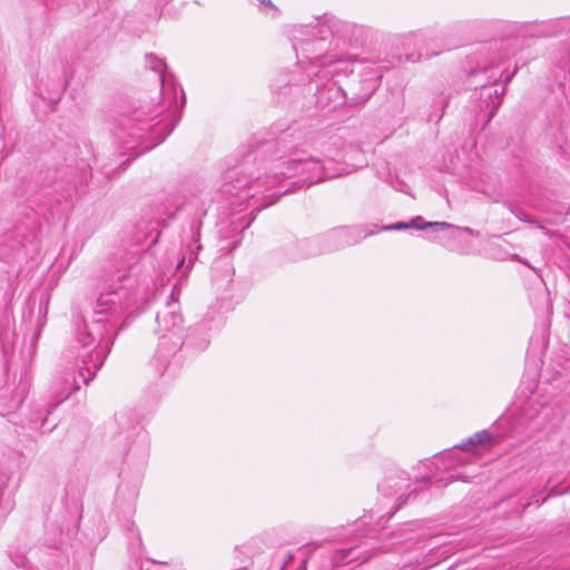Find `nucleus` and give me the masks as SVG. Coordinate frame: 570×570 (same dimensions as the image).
Wrapping results in <instances>:
<instances>
[{
    "label": "nucleus",
    "mask_w": 570,
    "mask_h": 570,
    "mask_svg": "<svg viewBox=\"0 0 570 570\" xmlns=\"http://www.w3.org/2000/svg\"><path fill=\"white\" fill-rule=\"evenodd\" d=\"M307 59L311 65L323 66V67L331 66V65L338 63V62L343 61L342 58H337L335 56H328V55L307 57Z\"/></svg>",
    "instance_id": "a211bd4d"
},
{
    "label": "nucleus",
    "mask_w": 570,
    "mask_h": 570,
    "mask_svg": "<svg viewBox=\"0 0 570 570\" xmlns=\"http://www.w3.org/2000/svg\"><path fill=\"white\" fill-rule=\"evenodd\" d=\"M568 30H570V18H559L544 23L540 33L542 36H554Z\"/></svg>",
    "instance_id": "ddd939ff"
},
{
    "label": "nucleus",
    "mask_w": 570,
    "mask_h": 570,
    "mask_svg": "<svg viewBox=\"0 0 570 570\" xmlns=\"http://www.w3.org/2000/svg\"><path fill=\"white\" fill-rule=\"evenodd\" d=\"M9 476L4 473H0V507L3 505V502L7 504L10 503V498L7 495L6 488L8 484Z\"/></svg>",
    "instance_id": "aec40b11"
},
{
    "label": "nucleus",
    "mask_w": 570,
    "mask_h": 570,
    "mask_svg": "<svg viewBox=\"0 0 570 570\" xmlns=\"http://www.w3.org/2000/svg\"><path fill=\"white\" fill-rule=\"evenodd\" d=\"M258 9L265 14H269L272 17H276L278 13V9L271 0H258Z\"/></svg>",
    "instance_id": "6ab92c4d"
},
{
    "label": "nucleus",
    "mask_w": 570,
    "mask_h": 570,
    "mask_svg": "<svg viewBox=\"0 0 570 570\" xmlns=\"http://www.w3.org/2000/svg\"><path fill=\"white\" fill-rule=\"evenodd\" d=\"M406 41H414L415 43L416 42H423L428 39L426 35L424 33H421V32H417V33H411L409 36H406Z\"/></svg>",
    "instance_id": "4be33fe9"
},
{
    "label": "nucleus",
    "mask_w": 570,
    "mask_h": 570,
    "mask_svg": "<svg viewBox=\"0 0 570 570\" xmlns=\"http://www.w3.org/2000/svg\"><path fill=\"white\" fill-rule=\"evenodd\" d=\"M135 279L128 275L106 286L94 304V315L78 325L76 340L83 348H91L81 355L79 376L88 384L102 366L111 351L116 334L127 326V321L137 304Z\"/></svg>",
    "instance_id": "f03ea898"
},
{
    "label": "nucleus",
    "mask_w": 570,
    "mask_h": 570,
    "mask_svg": "<svg viewBox=\"0 0 570 570\" xmlns=\"http://www.w3.org/2000/svg\"><path fill=\"white\" fill-rule=\"evenodd\" d=\"M483 60L478 62L476 70L485 71L487 69L501 63L504 59L514 55L513 50L509 49V42L504 40L493 41L483 47Z\"/></svg>",
    "instance_id": "9d476101"
},
{
    "label": "nucleus",
    "mask_w": 570,
    "mask_h": 570,
    "mask_svg": "<svg viewBox=\"0 0 570 570\" xmlns=\"http://www.w3.org/2000/svg\"><path fill=\"white\" fill-rule=\"evenodd\" d=\"M45 421H46V419L42 420V422L40 423V426H43Z\"/></svg>",
    "instance_id": "7c9ffc66"
},
{
    "label": "nucleus",
    "mask_w": 570,
    "mask_h": 570,
    "mask_svg": "<svg viewBox=\"0 0 570 570\" xmlns=\"http://www.w3.org/2000/svg\"><path fill=\"white\" fill-rule=\"evenodd\" d=\"M462 230L469 235H478V232H475L474 229L470 228V227H463Z\"/></svg>",
    "instance_id": "5701e85b"
},
{
    "label": "nucleus",
    "mask_w": 570,
    "mask_h": 570,
    "mask_svg": "<svg viewBox=\"0 0 570 570\" xmlns=\"http://www.w3.org/2000/svg\"><path fill=\"white\" fill-rule=\"evenodd\" d=\"M184 344L181 334L167 335L161 334L159 343L154 356L156 371L163 375L171 362L175 360L177 352Z\"/></svg>",
    "instance_id": "39448f33"
},
{
    "label": "nucleus",
    "mask_w": 570,
    "mask_h": 570,
    "mask_svg": "<svg viewBox=\"0 0 570 570\" xmlns=\"http://www.w3.org/2000/svg\"><path fill=\"white\" fill-rule=\"evenodd\" d=\"M121 417H122V415H117L116 420L120 422Z\"/></svg>",
    "instance_id": "c85d7f7f"
},
{
    "label": "nucleus",
    "mask_w": 570,
    "mask_h": 570,
    "mask_svg": "<svg viewBox=\"0 0 570 570\" xmlns=\"http://www.w3.org/2000/svg\"><path fill=\"white\" fill-rule=\"evenodd\" d=\"M146 67L158 75V79L161 86H164L165 81V70L167 68L164 60L156 57L154 53H147L145 57Z\"/></svg>",
    "instance_id": "dca6fc26"
},
{
    "label": "nucleus",
    "mask_w": 570,
    "mask_h": 570,
    "mask_svg": "<svg viewBox=\"0 0 570 570\" xmlns=\"http://www.w3.org/2000/svg\"><path fill=\"white\" fill-rule=\"evenodd\" d=\"M511 78H512V76H508V77L505 78L504 82H505V83L510 82Z\"/></svg>",
    "instance_id": "cd10ccee"
},
{
    "label": "nucleus",
    "mask_w": 570,
    "mask_h": 570,
    "mask_svg": "<svg viewBox=\"0 0 570 570\" xmlns=\"http://www.w3.org/2000/svg\"><path fill=\"white\" fill-rule=\"evenodd\" d=\"M79 390V384L75 373L67 372L52 383L51 400L48 404L47 413L55 410L60 403L67 400L75 391Z\"/></svg>",
    "instance_id": "1a4fd4ad"
},
{
    "label": "nucleus",
    "mask_w": 570,
    "mask_h": 570,
    "mask_svg": "<svg viewBox=\"0 0 570 570\" xmlns=\"http://www.w3.org/2000/svg\"><path fill=\"white\" fill-rule=\"evenodd\" d=\"M440 460H442V461L449 460V461L452 462V454H444V455L441 456Z\"/></svg>",
    "instance_id": "b1692460"
},
{
    "label": "nucleus",
    "mask_w": 570,
    "mask_h": 570,
    "mask_svg": "<svg viewBox=\"0 0 570 570\" xmlns=\"http://www.w3.org/2000/svg\"><path fill=\"white\" fill-rule=\"evenodd\" d=\"M156 322L159 331H163L167 335L180 334L184 317L179 311V304L174 296V292L166 306L157 313Z\"/></svg>",
    "instance_id": "423d86ee"
},
{
    "label": "nucleus",
    "mask_w": 570,
    "mask_h": 570,
    "mask_svg": "<svg viewBox=\"0 0 570 570\" xmlns=\"http://www.w3.org/2000/svg\"><path fill=\"white\" fill-rule=\"evenodd\" d=\"M399 501H400V503H399L397 509H399V508L401 507V504L404 502V501H403V497H402V495H400V497H399Z\"/></svg>",
    "instance_id": "bb28decb"
},
{
    "label": "nucleus",
    "mask_w": 570,
    "mask_h": 570,
    "mask_svg": "<svg viewBox=\"0 0 570 570\" xmlns=\"http://www.w3.org/2000/svg\"><path fill=\"white\" fill-rule=\"evenodd\" d=\"M459 479V475H451L450 479H449V482H452L454 480Z\"/></svg>",
    "instance_id": "a878e982"
},
{
    "label": "nucleus",
    "mask_w": 570,
    "mask_h": 570,
    "mask_svg": "<svg viewBox=\"0 0 570 570\" xmlns=\"http://www.w3.org/2000/svg\"><path fill=\"white\" fill-rule=\"evenodd\" d=\"M377 230L366 229L363 226H340L312 238H305L296 244L298 258H311L323 254L340 250L346 246L355 245Z\"/></svg>",
    "instance_id": "20e7f679"
},
{
    "label": "nucleus",
    "mask_w": 570,
    "mask_h": 570,
    "mask_svg": "<svg viewBox=\"0 0 570 570\" xmlns=\"http://www.w3.org/2000/svg\"><path fill=\"white\" fill-rule=\"evenodd\" d=\"M219 325L220 318L216 317L213 313H208L202 322L190 330L184 343L195 350L204 351L209 344V332L213 328H218Z\"/></svg>",
    "instance_id": "6e6552de"
},
{
    "label": "nucleus",
    "mask_w": 570,
    "mask_h": 570,
    "mask_svg": "<svg viewBox=\"0 0 570 570\" xmlns=\"http://www.w3.org/2000/svg\"><path fill=\"white\" fill-rule=\"evenodd\" d=\"M451 464H452V463H450V464L444 463V468H445V469H449Z\"/></svg>",
    "instance_id": "c756f323"
},
{
    "label": "nucleus",
    "mask_w": 570,
    "mask_h": 570,
    "mask_svg": "<svg viewBox=\"0 0 570 570\" xmlns=\"http://www.w3.org/2000/svg\"><path fill=\"white\" fill-rule=\"evenodd\" d=\"M154 117H147L144 110H135L130 116H121L114 129V135L125 149H134L141 145L140 151H148L163 142L171 134L177 121L159 127V122H154Z\"/></svg>",
    "instance_id": "7ed1b4c3"
},
{
    "label": "nucleus",
    "mask_w": 570,
    "mask_h": 570,
    "mask_svg": "<svg viewBox=\"0 0 570 570\" xmlns=\"http://www.w3.org/2000/svg\"><path fill=\"white\" fill-rule=\"evenodd\" d=\"M503 92H504V88H503L500 92H499V90H498V89H494V91H493V94H494V96H495V97L502 96V95H503Z\"/></svg>",
    "instance_id": "393cba45"
},
{
    "label": "nucleus",
    "mask_w": 570,
    "mask_h": 570,
    "mask_svg": "<svg viewBox=\"0 0 570 570\" xmlns=\"http://www.w3.org/2000/svg\"><path fill=\"white\" fill-rule=\"evenodd\" d=\"M410 226L415 229L432 228L433 230L440 232L450 228H458L456 226L446 222H424L421 216H416L410 222Z\"/></svg>",
    "instance_id": "4468645a"
},
{
    "label": "nucleus",
    "mask_w": 570,
    "mask_h": 570,
    "mask_svg": "<svg viewBox=\"0 0 570 570\" xmlns=\"http://www.w3.org/2000/svg\"><path fill=\"white\" fill-rule=\"evenodd\" d=\"M381 75L372 69L366 68L363 72V94L355 97L354 99L357 102H365L370 99V97L375 92V90L379 88L380 85Z\"/></svg>",
    "instance_id": "9b49d317"
},
{
    "label": "nucleus",
    "mask_w": 570,
    "mask_h": 570,
    "mask_svg": "<svg viewBox=\"0 0 570 570\" xmlns=\"http://www.w3.org/2000/svg\"><path fill=\"white\" fill-rule=\"evenodd\" d=\"M200 226L202 222L199 219L191 220L188 230H184V234L181 236V243H183V257L179 261L177 268H180L184 266L185 262L187 261V269H189L193 264L198 258V253L202 249L200 242Z\"/></svg>",
    "instance_id": "0eeeda50"
},
{
    "label": "nucleus",
    "mask_w": 570,
    "mask_h": 570,
    "mask_svg": "<svg viewBox=\"0 0 570 570\" xmlns=\"http://www.w3.org/2000/svg\"><path fill=\"white\" fill-rule=\"evenodd\" d=\"M272 148L271 142L264 144L247 154L242 164L228 169L224 174L220 191L239 199V206L245 200H253V212H259L289 191L338 177L344 171L332 158L321 160L297 146L284 145L283 149L287 154L272 160L271 174L263 176L262 168L255 167L254 161Z\"/></svg>",
    "instance_id": "f257e3e1"
},
{
    "label": "nucleus",
    "mask_w": 570,
    "mask_h": 570,
    "mask_svg": "<svg viewBox=\"0 0 570 570\" xmlns=\"http://www.w3.org/2000/svg\"><path fill=\"white\" fill-rule=\"evenodd\" d=\"M392 481H393L392 478H387L383 482L379 483V485H377L379 491L382 492L384 495H392L402 489V487L406 480L403 479L400 482H395L394 484H391Z\"/></svg>",
    "instance_id": "f3484780"
},
{
    "label": "nucleus",
    "mask_w": 570,
    "mask_h": 570,
    "mask_svg": "<svg viewBox=\"0 0 570 570\" xmlns=\"http://www.w3.org/2000/svg\"><path fill=\"white\" fill-rule=\"evenodd\" d=\"M407 228H411L410 223H395L393 225L382 227L384 230H401Z\"/></svg>",
    "instance_id": "412c9836"
},
{
    "label": "nucleus",
    "mask_w": 570,
    "mask_h": 570,
    "mask_svg": "<svg viewBox=\"0 0 570 570\" xmlns=\"http://www.w3.org/2000/svg\"><path fill=\"white\" fill-rule=\"evenodd\" d=\"M358 548L357 547H352L350 549H341V550H337L335 551V553L333 554V563L335 566H343V564H347L354 560H358L361 558L360 553H358Z\"/></svg>",
    "instance_id": "2eb2a0df"
},
{
    "label": "nucleus",
    "mask_w": 570,
    "mask_h": 570,
    "mask_svg": "<svg viewBox=\"0 0 570 570\" xmlns=\"http://www.w3.org/2000/svg\"><path fill=\"white\" fill-rule=\"evenodd\" d=\"M495 442L497 438L494 435H492L488 430H482L473 434L466 440V442H464L462 445H458L456 448L470 451L474 445L491 446Z\"/></svg>",
    "instance_id": "f8f14e48"
}]
</instances>
